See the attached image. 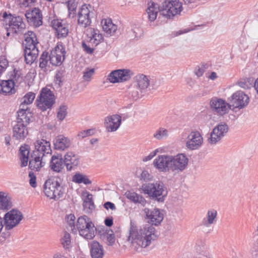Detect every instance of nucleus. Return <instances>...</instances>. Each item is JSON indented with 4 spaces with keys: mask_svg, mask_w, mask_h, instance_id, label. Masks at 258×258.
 <instances>
[{
    "mask_svg": "<svg viewBox=\"0 0 258 258\" xmlns=\"http://www.w3.org/2000/svg\"><path fill=\"white\" fill-rule=\"evenodd\" d=\"M144 212L148 222L152 225L148 224L138 227L134 222L131 221L130 222L128 240L131 242L135 250L139 252L141 251L143 248L149 246L152 241L157 238L158 234L152 225H158L164 217L163 213L158 209L150 210L145 208Z\"/></svg>",
    "mask_w": 258,
    "mask_h": 258,
    "instance_id": "nucleus-1",
    "label": "nucleus"
},
{
    "mask_svg": "<svg viewBox=\"0 0 258 258\" xmlns=\"http://www.w3.org/2000/svg\"><path fill=\"white\" fill-rule=\"evenodd\" d=\"M4 26L7 32V37H14L24 33L25 24L22 18L20 16H14L11 13L5 12L2 16Z\"/></svg>",
    "mask_w": 258,
    "mask_h": 258,
    "instance_id": "nucleus-2",
    "label": "nucleus"
},
{
    "mask_svg": "<svg viewBox=\"0 0 258 258\" xmlns=\"http://www.w3.org/2000/svg\"><path fill=\"white\" fill-rule=\"evenodd\" d=\"M24 38L25 60L26 63L31 64L38 56L39 50L37 47L38 42L35 33L31 31L24 33Z\"/></svg>",
    "mask_w": 258,
    "mask_h": 258,
    "instance_id": "nucleus-3",
    "label": "nucleus"
},
{
    "mask_svg": "<svg viewBox=\"0 0 258 258\" xmlns=\"http://www.w3.org/2000/svg\"><path fill=\"white\" fill-rule=\"evenodd\" d=\"M143 192L152 199L162 202L167 196V191L164 183L160 181L144 183L142 186Z\"/></svg>",
    "mask_w": 258,
    "mask_h": 258,
    "instance_id": "nucleus-4",
    "label": "nucleus"
},
{
    "mask_svg": "<svg viewBox=\"0 0 258 258\" xmlns=\"http://www.w3.org/2000/svg\"><path fill=\"white\" fill-rule=\"evenodd\" d=\"M76 227L80 235L85 239L90 240L94 237L95 227L88 216L84 215L79 217Z\"/></svg>",
    "mask_w": 258,
    "mask_h": 258,
    "instance_id": "nucleus-5",
    "label": "nucleus"
},
{
    "mask_svg": "<svg viewBox=\"0 0 258 258\" xmlns=\"http://www.w3.org/2000/svg\"><path fill=\"white\" fill-rule=\"evenodd\" d=\"M44 192L45 196L49 198L56 201L62 197L64 189L60 185L59 182L55 178H50L47 180L44 185Z\"/></svg>",
    "mask_w": 258,
    "mask_h": 258,
    "instance_id": "nucleus-6",
    "label": "nucleus"
},
{
    "mask_svg": "<svg viewBox=\"0 0 258 258\" xmlns=\"http://www.w3.org/2000/svg\"><path fill=\"white\" fill-rule=\"evenodd\" d=\"M36 102L37 107L43 111L51 109L55 102L54 95L50 89L44 88L37 99Z\"/></svg>",
    "mask_w": 258,
    "mask_h": 258,
    "instance_id": "nucleus-7",
    "label": "nucleus"
},
{
    "mask_svg": "<svg viewBox=\"0 0 258 258\" xmlns=\"http://www.w3.org/2000/svg\"><path fill=\"white\" fill-rule=\"evenodd\" d=\"M182 9V4L179 1L165 0L162 3L161 15L167 18L170 19L176 15L179 14Z\"/></svg>",
    "mask_w": 258,
    "mask_h": 258,
    "instance_id": "nucleus-8",
    "label": "nucleus"
},
{
    "mask_svg": "<svg viewBox=\"0 0 258 258\" xmlns=\"http://www.w3.org/2000/svg\"><path fill=\"white\" fill-rule=\"evenodd\" d=\"M210 106L214 114L221 116L227 114L231 109L230 104L227 103L225 100L217 97L211 99L210 102Z\"/></svg>",
    "mask_w": 258,
    "mask_h": 258,
    "instance_id": "nucleus-9",
    "label": "nucleus"
},
{
    "mask_svg": "<svg viewBox=\"0 0 258 258\" xmlns=\"http://www.w3.org/2000/svg\"><path fill=\"white\" fill-rule=\"evenodd\" d=\"M23 218L21 212L17 209H12L5 214L4 220L5 228L9 230L18 225Z\"/></svg>",
    "mask_w": 258,
    "mask_h": 258,
    "instance_id": "nucleus-10",
    "label": "nucleus"
},
{
    "mask_svg": "<svg viewBox=\"0 0 258 258\" xmlns=\"http://www.w3.org/2000/svg\"><path fill=\"white\" fill-rule=\"evenodd\" d=\"M171 172L175 174L182 172L187 167L188 159L185 154L179 153L171 155Z\"/></svg>",
    "mask_w": 258,
    "mask_h": 258,
    "instance_id": "nucleus-11",
    "label": "nucleus"
},
{
    "mask_svg": "<svg viewBox=\"0 0 258 258\" xmlns=\"http://www.w3.org/2000/svg\"><path fill=\"white\" fill-rule=\"evenodd\" d=\"M30 120L27 121L22 119L17 118V121L13 125V137L17 140H24L28 134L27 126L30 122Z\"/></svg>",
    "mask_w": 258,
    "mask_h": 258,
    "instance_id": "nucleus-12",
    "label": "nucleus"
},
{
    "mask_svg": "<svg viewBox=\"0 0 258 258\" xmlns=\"http://www.w3.org/2000/svg\"><path fill=\"white\" fill-rule=\"evenodd\" d=\"M134 75L129 69H119L112 71L108 76L107 79L110 83H116L129 80Z\"/></svg>",
    "mask_w": 258,
    "mask_h": 258,
    "instance_id": "nucleus-13",
    "label": "nucleus"
},
{
    "mask_svg": "<svg viewBox=\"0 0 258 258\" xmlns=\"http://www.w3.org/2000/svg\"><path fill=\"white\" fill-rule=\"evenodd\" d=\"M228 126L226 123L221 122L216 125L211 133L210 137L208 141L209 143L214 145L220 141L227 134Z\"/></svg>",
    "mask_w": 258,
    "mask_h": 258,
    "instance_id": "nucleus-14",
    "label": "nucleus"
},
{
    "mask_svg": "<svg viewBox=\"0 0 258 258\" xmlns=\"http://www.w3.org/2000/svg\"><path fill=\"white\" fill-rule=\"evenodd\" d=\"M66 51L61 43L57 45L51 51L49 55V60L53 66H60L64 59Z\"/></svg>",
    "mask_w": 258,
    "mask_h": 258,
    "instance_id": "nucleus-15",
    "label": "nucleus"
},
{
    "mask_svg": "<svg viewBox=\"0 0 258 258\" xmlns=\"http://www.w3.org/2000/svg\"><path fill=\"white\" fill-rule=\"evenodd\" d=\"M232 110L241 109L245 107L249 102V97L243 92L238 91L233 93L230 100Z\"/></svg>",
    "mask_w": 258,
    "mask_h": 258,
    "instance_id": "nucleus-16",
    "label": "nucleus"
},
{
    "mask_svg": "<svg viewBox=\"0 0 258 258\" xmlns=\"http://www.w3.org/2000/svg\"><path fill=\"white\" fill-rule=\"evenodd\" d=\"M153 164L154 166L161 172H171V155L158 156L154 159Z\"/></svg>",
    "mask_w": 258,
    "mask_h": 258,
    "instance_id": "nucleus-17",
    "label": "nucleus"
},
{
    "mask_svg": "<svg viewBox=\"0 0 258 258\" xmlns=\"http://www.w3.org/2000/svg\"><path fill=\"white\" fill-rule=\"evenodd\" d=\"M203 142V138L197 131L190 132L186 138V147L190 150H197L201 147Z\"/></svg>",
    "mask_w": 258,
    "mask_h": 258,
    "instance_id": "nucleus-18",
    "label": "nucleus"
},
{
    "mask_svg": "<svg viewBox=\"0 0 258 258\" xmlns=\"http://www.w3.org/2000/svg\"><path fill=\"white\" fill-rule=\"evenodd\" d=\"M35 150L33 153L34 155H39L42 157H45L46 155L50 154L51 152L50 144L45 140L41 139L37 140L34 143Z\"/></svg>",
    "mask_w": 258,
    "mask_h": 258,
    "instance_id": "nucleus-19",
    "label": "nucleus"
},
{
    "mask_svg": "<svg viewBox=\"0 0 258 258\" xmlns=\"http://www.w3.org/2000/svg\"><path fill=\"white\" fill-rule=\"evenodd\" d=\"M28 22L35 27H39L42 24V15L40 10L34 8L25 14Z\"/></svg>",
    "mask_w": 258,
    "mask_h": 258,
    "instance_id": "nucleus-20",
    "label": "nucleus"
},
{
    "mask_svg": "<svg viewBox=\"0 0 258 258\" xmlns=\"http://www.w3.org/2000/svg\"><path fill=\"white\" fill-rule=\"evenodd\" d=\"M121 123V117L118 114H113L105 118L104 124L108 132H114L118 130Z\"/></svg>",
    "mask_w": 258,
    "mask_h": 258,
    "instance_id": "nucleus-21",
    "label": "nucleus"
},
{
    "mask_svg": "<svg viewBox=\"0 0 258 258\" xmlns=\"http://www.w3.org/2000/svg\"><path fill=\"white\" fill-rule=\"evenodd\" d=\"M90 15V11L88 6L86 5H83L79 9L78 13V24L85 28L89 26L91 23Z\"/></svg>",
    "mask_w": 258,
    "mask_h": 258,
    "instance_id": "nucleus-22",
    "label": "nucleus"
},
{
    "mask_svg": "<svg viewBox=\"0 0 258 258\" xmlns=\"http://www.w3.org/2000/svg\"><path fill=\"white\" fill-rule=\"evenodd\" d=\"M63 162L67 170L71 171L75 169L79 164V158L74 153L68 152L64 156Z\"/></svg>",
    "mask_w": 258,
    "mask_h": 258,
    "instance_id": "nucleus-23",
    "label": "nucleus"
},
{
    "mask_svg": "<svg viewBox=\"0 0 258 258\" xmlns=\"http://www.w3.org/2000/svg\"><path fill=\"white\" fill-rule=\"evenodd\" d=\"M51 26L55 30L57 37L64 38L68 34V29L64 23H62V21L59 20H53L51 22Z\"/></svg>",
    "mask_w": 258,
    "mask_h": 258,
    "instance_id": "nucleus-24",
    "label": "nucleus"
},
{
    "mask_svg": "<svg viewBox=\"0 0 258 258\" xmlns=\"http://www.w3.org/2000/svg\"><path fill=\"white\" fill-rule=\"evenodd\" d=\"M70 140L63 136L59 135L53 141L54 147L55 150L63 151L71 146Z\"/></svg>",
    "mask_w": 258,
    "mask_h": 258,
    "instance_id": "nucleus-25",
    "label": "nucleus"
},
{
    "mask_svg": "<svg viewBox=\"0 0 258 258\" xmlns=\"http://www.w3.org/2000/svg\"><path fill=\"white\" fill-rule=\"evenodd\" d=\"M45 157H42L39 155H34L32 154L29 160V166L32 170L39 171L45 163Z\"/></svg>",
    "mask_w": 258,
    "mask_h": 258,
    "instance_id": "nucleus-26",
    "label": "nucleus"
},
{
    "mask_svg": "<svg viewBox=\"0 0 258 258\" xmlns=\"http://www.w3.org/2000/svg\"><path fill=\"white\" fill-rule=\"evenodd\" d=\"M148 6L146 9V14L149 20L153 22L156 19L158 12L161 13L162 6L154 2H150Z\"/></svg>",
    "mask_w": 258,
    "mask_h": 258,
    "instance_id": "nucleus-27",
    "label": "nucleus"
},
{
    "mask_svg": "<svg viewBox=\"0 0 258 258\" xmlns=\"http://www.w3.org/2000/svg\"><path fill=\"white\" fill-rule=\"evenodd\" d=\"M90 253L92 258H103L104 250L102 245L96 241H93L90 244Z\"/></svg>",
    "mask_w": 258,
    "mask_h": 258,
    "instance_id": "nucleus-28",
    "label": "nucleus"
},
{
    "mask_svg": "<svg viewBox=\"0 0 258 258\" xmlns=\"http://www.w3.org/2000/svg\"><path fill=\"white\" fill-rule=\"evenodd\" d=\"M217 212L214 209H211L207 211V215L201 222V225L205 227H209L216 222Z\"/></svg>",
    "mask_w": 258,
    "mask_h": 258,
    "instance_id": "nucleus-29",
    "label": "nucleus"
},
{
    "mask_svg": "<svg viewBox=\"0 0 258 258\" xmlns=\"http://www.w3.org/2000/svg\"><path fill=\"white\" fill-rule=\"evenodd\" d=\"M63 160L61 156L53 155L50 162V167L53 171L60 172L63 168Z\"/></svg>",
    "mask_w": 258,
    "mask_h": 258,
    "instance_id": "nucleus-30",
    "label": "nucleus"
},
{
    "mask_svg": "<svg viewBox=\"0 0 258 258\" xmlns=\"http://www.w3.org/2000/svg\"><path fill=\"white\" fill-rule=\"evenodd\" d=\"M11 198L9 194L4 191H0V210L8 211L12 207Z\"/></svg>",
    "mask_w": 258,
    "mask_h": 258,
    "instance_id": "nucleus-31",
    "label": "nucleus"
},
{
    "mask_svg": "<svg viewBox=\"0 0 258 258\" xmlns=\"http://www.w3.org/2000/svg\"><path fill=\"white\" fill-rule=\"evenodd\" d=\"M103 31L108 35H113L117 30V26L112 23L110 19H105L101 21Z\"/></svg>",
    "mask_w": 258,
    "mask_h": 258,
    "instance_id": "nucleus-32",
    "label": "nucleus"
},
{
    "mask_svg": "<svg viewBox=\"0 0 258 258\" xmlns=\"http://www.w3.org/2000/svg\"><path fill=\"white\" fill-rule=\"evenodd\" d=\"M28 105L23 103V101H22L20 105V109L18 111V118L24 119L26 122L27 120H30V118L32 117V114L30 112Z\"/></svg>",
    "mask_w": 258,
    "mask_h": 258,
    "instance_id": "nucleus-33",
    "label": "nucleus"
},
{
    "mask_svg": "<svg viewBox=\"0 0 258 258\" xmlns=\"http://www.w3.org/2000/svg\"><path fill=\"white\" fill-rule=\"evenodd\" d=\"M14 85L12 81L9 80L2 81L0 82V93L4 95L12 94L14 91Z\"/></svg>",
    "mask_w": 258,
    "mask_h": 258,
    "instance_id": "nucleus-34",
    "label": "nucleus"
},
{
    "mask_svg": "<svg viewBox=\"0 0 258 258\" xmlns=\"http://www.w3.org/2000/svg\"><path fill=\"white\" fill-rule=\"evenodd\" d=\"M19 151V156L21 161V166H26L29 159V147L28 145L22 146L20 147Z\"/></svg>",
    "mask_w": 258,
    "mask_h": 258,
    "instance_id": "nucleus-35",
    "label": "nucleus"
},
{
    "mask_svg": "<svg viewBox=\"0 0 258 258\" xmlns=\"http://www.w3.org/2000/svg\"><path fill=\"white\" fill-rule=\"evenodd\" d=\"M135 81L137 83L136 86L142 90L147 89L149 85V80L146 76L143 74L137 75L135 77Z\"/></svg>",
    "mask_w": 258,
    "mask_h": 258,
    "instance_id": "nucleus-36",
    "label": "nucleus"
},
{
    "mask_svg": "<svg viewBox=\"0 0 258 258\" xmlns=\"http://www.w3.org/2000/svg\"><path fill=\"white\" fill-rule=\"evenodd\" d=\"M126 198L134 202V203H138L142 206H144L146 203L145 198L141 195H139L134 192H126Z\"/></svg>",
    "mask_w": 258,
    "mask_h": 258,
    "instance_id": "nucleus-37",
    "label": "nucleus"
},
{
    "mask_svg": "<svg viewBox=\"0 0 258 258\" xmlns=\"http://www.w3.org/2000/svg\"><path fill=\"white\" fill-rule=\"evenodd\" d=\"M91 36L89 43H93L95 46L99 44L103 40L102 35L98 30L91 29Z\"/></svg>",
    "mask_w": 258,
    "mask_h": 258,
    "instance_id": "nucleus-38",
    "label": "nucleus"
},
{
    "mask_svg": "<svg viewBox=\"0 0 258 258\" xmlns=\"http://www.w3.org/2000/svg\"><path fill=\"white\" fill-rule=\"evenodd\" d=\"M84 210L86 213H91L95 208L91 194H88L83 203Z\"/></svg>",
    "mask_w": 258,
    "mask_h": 258,
    "instance_id": "nucleus-39",
    "label": "nucleus"
},
{
    "mask_svg": "<svg viewBox=\"0 0 258 258\" xmlns=\"http://www.w3.org/2000/svg\"><path fill=\"white\" fill-rule=\"evenodd\" d=\"M73 181L77 183H84L86 185L91 184V181L86 175L80 173H76L72 177Z\"/></svg>",
    "mask_w": 258,
    "mask_h": 258,
    "instance_id": "nucleus-40",
    "label": "nucleus"
},
{
    "mask_svg": "<svg viewBox=\"0 0 258 258\" xmlns=\"http://www.w3.org/2000/svg\"><path fill=\"white\" fill-rule=\"evenodd\" d=\"M143 90L136 86H132L128 89V95L134 100H137L142 96Z\"/></svg>",
    "mask_w": 258,
    "mask_h": 258,
    "instance_id": "nucleus-41",
    "label": "nucleus"
},
{
    "mask_svg": "<svg viewBox=\"0 0 258 258\" xmlns=\"http://www.w3.org/2000/svg\"><path fill=\"white\" fill-rule=\"evenodd\" d=\"M101 239L103 241L106 240L109 245H113L115 241V237L113 231L109 229L106 234L103 236Z\"/></svg>",
    "mask_w": 258,
    "mask_h": 258,
    "instance_id": "nucleus-42",
    "label": "nucleus"
},
{
    "mask_svg": "<svg viewBox=\"0 0 258 258\" xmlns=\"http://www.w3.org/2000/svg\"><path fill=\"white\" fill-rule=\"evenodd\" d=\"M10 81H12L13 82V84L15 85L16 84H20L23 80V77L21 76V73L19 71L14 69L12 72Z\"/></svg>",
    "mask_w": 258,
    "mask_h": 258,
    "instance_id": "nucleus-43",
    "label": "nucleus"
},
{
    "mask_svg": "<svg viewBox=\"0 0 258 258\" xmlns=\"http://www.w3.org/2000/svg\"><path fill=\"white\" fill-rule=\"evenodd\" d=\"M167 136L168 131L163 127H160L156 130L153 135L154 138L158 140H161L164 138L167 137Z\"/></svg>",
    "mask_w": 258,
    "mask_h": 258,
    "instance_id": "nucleus-44",
    "label": "nucleus"
},
{
    "mask_svg": "<svg viewBox=\"0 0 258 258\" xmlns=\"http://www.w3.org/2000/svg\"><path fill=\"white\" fill-rule=\"evenodd\" d=\"M61 243L64 248H69L71 245V235L69 233L67 232L64 233L63 236L61 239Z\"/></svg>",
    "mask_w": 258,
    "mask_h": 258,
    "instance_id": "nucleus-45",
    "label": "nucleus"
},
{
    "mask_svg": "<svg viewBox=\"0 0 258 258\" xmlns=\"http://www.w3.org/2000/svg\"><path fill=\"white\" fill-rule=\"evenodd\" d=\"M48 52H43L39 59V67L42 69H45L48 63Z\"/></svg>",
    "mask_w": 258,
    "mask_h": 258,
    "instance_id": "nucleus-46",
    "label": "nucleus"
},
{
    "mask_svg": "<svg viewBox=\"0 0 258 258\" xmlns=\"http://www.w3.org/2000/svg\"><path fill=\"white\" fill-rule=\"evenodd\" d=\"M35 97V95L34 93L29 92L23 97L22 100L23 101V103L29 105L33 102Z\"/></svg>",
    "mask_w": 258,
    "mask_h": 258,
    "instance_id": "nucleus-47",
    "label": "nucleus"
},
{
    "mask_svg": "<svg viewBox=\"0 0 258 258\" xmlns=\"http://www.w3.org/2000/svg\"><path fill=\"white\" fill-rule=\"evenodd\" d=\"M67 222L71 228V230L72 232H76L77 229H76L75 226V217L74 215H69L67 216Z\"/></svg>",
    "mask_w": 258,
    "mask_h": 258,
    "instance_id": "nucleus-48",
    "label": "nucleus"
},
{
    "mask_svg": "<svg viewBox=\"0 0 258 258\" xmlns=\"http://www.w3.org/2000/svg\"><path fill=\"white\" fill-rule=\"evenodd\" d=\"M37 0H19L18 4L22 8H25L28 7H31Z\"/></svg>",
    "mask_w": 258,
    "mask_h": 258,
    "instance_id": "nucleus-49",
    "label": "nucleus"
},
{
    "mask_svg": "<svg viewBox=\"0 0 258 258\" xmlns=\"http://www.w3.org/2000/svg\"><path fill=\"white\" fill-rule=\"evenodd\" d=\"M67 107L65 105H61L59 107L57 115L59 120H62L65 118L67 115Z\"/></svg>",
    "mask_w": 258,
    "mask_h": 258,
    "instance_id": "nucleus-50",
    "label": "nucleus"
},
{
    "mask_svg": "<svg viewBox=\"0 0 258 258\" xmlns=\"http://www.w3.org/2000/svg\"><path fill=\"white\" fill-rule=\"evenodd\" d=\"M68 8L69 12V17H72L73 18L74 17L76 12V9L77 8V5L74 2H71V1L68 2Z\"/></svg>",
    "mask_w": 258,
    "mask_h": 258,
    "instance_id": "nucleus-51",
    "label": "nucleus"
},
{
    "mask_svg": "<svg viewBox=\"0 0 258 258\" xmlns=\"http://www.w3.org/2000/svg\"><path fill=\"white\" fill-rule=\"evenodd\" d=\"M93 134V130L91 129L82 131L79 133L78 137L79 139H83L84 138L92 135Z\"/></svg>",
    "mask_w": 258,
    "mask_h": 258,
    "instance_id": "nucleus-52",
    "label": "nucleus"
},
{
    "mask_svg": "<svg viewBox=\"0 0 258 258\" xmlns=\"http://www.w3.org/2000/svg\"><path fill=\"white\" fill-rule=\"evenodd\" d=\"M94 73V69H87L84 72L83 79L85 81H89Z\"/></svg>",
    "mask_w": 258,
    "mask_h": 258,
    "instance_id": "nucleus-53",
    "label": "nucleus"
},
{
    "mask_svg": "<svg viewBox=\"0 0 258 258\" xmlns=\"http://www.w3.org/2000/svg\"><path fill=\"white\" fill-rule=\"evenodd\" d=\"M109 229L106 228L104 226L98 227L95 228V231L100 235V238L102 239L103 236L106 234Z\"/></svg>",
    "mask_w": 258,
    "mask_h": 258,
    "instance_id": "nucleus-54",
    "label": "nucleus"
},
{
    "mask_svg": "<svg viewBox=\"0 0 258 258\" xmlns=\"http://www.w3.org/2000/svg\"><path fill=\"white\" fill-rule=\"evenodd\" d=\"M29 176L30 177L29 183L30 185L33 187H35L37 185L35 175L33 172H30L29 173Z\"/></svg>",
    "mask_w": 258,
    "mask_h": 258,
    "instance_id": "nucleus-55",
    "label": "nucleus"
},
{
    "mask_svg": "<svg viewBox=\"0 0 258 258\" xmlns=\"http://www.w3.org/2000/svg\"><path fill=\"white\" fill-rule=\"evenodd\" d=\"M82 48L88 54H92L94 51V48L91 47L89 44H87L86 42H83L82 44Z\"/></svg>",
    "mask_w": 258,
    "mask_h": 258,
    "instance_id": "nucleus-56",
    "label": "nucleus"
},
{
    "mask_svg": "<svg viewBox=\"0 0 258 258\" xmlns=\"http://www.w3.org/2000/svg\"><path fill=\"white\" fill-rule=\"evenodd\" d=\"M205 72V68L204 66H202L201 67H198L196 68L195 73V74L198 77H201Z\"/></svg>",
    "mask_w": 258,
    "mask_h": 258,
    "instance_id": "nucleus-57",
    "label": "nucleus"
},
{
    "mask_svg": "<svg viewBox=\"0 0 258 258\" xmlns=\"http://www.w3.org/2000/svg\"><path fill=\"white\" fill-rule=\"evenodd\" d=\"M104 207L107 210L109 209H111L112 211L116 210V207L115 205L113 203L110 202H107L105 203L104 204Z\"/></svg>",
    "mask_w": 258,
    "mask_h": 258,
    "instance_id": "nucleus-58",
    "label": "nucleus"
},
{
    "mask_svg": "<svg viewBox=\"0 0 258 258\" xmlns=\"http://www.w3.org/2000/svg\"><path fill=\"white\" fill-rule=\"evenodd\" d=\"M151 175L147 171H143L141 174V178L144 181H147L150 179Z\"/></svg>",
    "mask_w": 258,
    "mask_h": 258,
    "instance_id": "nucleus-59",
    "label": "nucleus"
},
{
    "mask_svg": "<svg viewBox=\"0 0 258 258\" xmlns=\"http://www.w3.org/2000/svg\"><path fill=\"white\" fill-rule=\"evenodd\" d=\"M184 5H186L189 8H192L196 2V0H183Z\"/></svg>",
    "mask_w": 258,
    "mask_h": 258,
    "instance_id": "nucleus-60",
    "label": "nucleus"
},
{
    "mask_svg": "<svg viewBox=\"0 0 258 258\" xmlns=\"http://www.w3.org/2000/svg\"><path fill=\"white\" fill-rule=\"evenodd\" d=\"M104 223L106 226L110 227L113 225V218L112 217H108L105 219Z\"/></svg>",
    "mask_w": 258,
    "mask_h": 258,
    "instance_id": "nucleus-61",
    "label": "nucleus"
},
{
    "mask_svg": "<svg viewBox=\"0 0 258 258\" xmlns=\"http://www.w3.org/2000/svg\"><path fill=\"white\" fill-rule=\"evenodd\" d=\"M155 156V153L151 152L149 155L143 158L144 161H147L151 160Z\"/></svg>",
    "mask_w": 258,
    "mask_h": 258,
    "instance_id": "nucleus-62",
    "label": "nucleus"
},
{
    "mask_svg": "<svg viewBox=\"0 0 258 258\" xmlns=\"http://www.w3.org/2000/svg\"><path fill=\"white\" fill-rule=\"evenodd\" d=\"M217 77V74L215 72H212L210 76H209V78L212 80H215Z\"/></svg>",
    "mask_w": 258,
    "mask_h": 258,
    "instance_id": "nucleus-63",
    "label": "nucleus"
},
{
    "mask_svg": "<svg viewBox=\"0 0 258 258\" xmlns=\"http://www.w3.org/2000/svg\"><path fill=\"white\" fill-rule=\"evenodd\" d=\"M254 87L258 94V78L255 80Z\"/></svg>",
    "mask_w": 258,
    "mask_h": 258,
    "instance_id": "nucleus-64",
    "label": "nucleus"
}]
</instances>
